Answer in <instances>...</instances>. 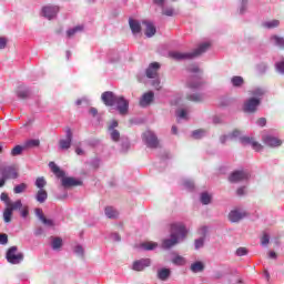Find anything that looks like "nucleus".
Segmentation results:
<instances>
[{
  "mask_svg": "<svg viewBox=\"0 0 284 284\" xmlns=\"http://www.w3.org/2000/svg\"><path fill=\"white\" fill-rule=\"evenodd\" d=\"M275 67L277 72H284V60L276 62Z\"/></svg>",
  "mask_w": 284,
  "mask_h": 284,
  "instance_id": "obj_59",
  "label": "nucleus"
},
{
  "mask_svg": "<svg viewBox=\"0 0 284 284\" xmlns=\"http://www.w3.org/2000/svg\"><path fill=\"white\" fill-rule=\"evenodd\" d=\"M12 212H19L21 207H23V202L21 200H17L16 202H9L8 206Z\"/></svg>",
  "mask_w": 284,
  "mask_h": 284,
  "instance_id": "obj_28",
  "label": "nucleus"
},
{
  "mask_svg": "<svg viewBox=\"0 0 284 284\" xmlns=\"http://www.w3.org/2000/svg\"><path fill=\"white\" fill-rule=\"evenodd\" d=\"M40 143L39 140H29L26 142V148H39Z\"/></svg>",
  "mask_w": 284,
  "mask_h": 284,
  "instance_id": "obj_45",
  "label": "nucleus"
},
{
  "mask_svg": "<svg viewBox=\"0 0 284 284\" xmlns=\"http://www.w3.org/2000/svg\"><path fill=\"white\" fill-rule=\"evenodd\" d=\"M193 139H201L202 136H205V130L199 129L192 132Z\"/></svg>",
  "mask_w": 284,
  "mask_h": 284,
  "instance_id": "obj_42",
  "label": "nucleus"
},
{
  "mask_svg": "<svg viewBox=\"0 0 284 284\" xmlns=\"http://www.w3.org/2000/svg\"><path fill=\"white\" fill-rule=\"evenodd\" d=\"M28 190V184L20 183L13 187L14 194H23Z\"/></svg>",
  "mask_w": 284,
  "mask_h": 284,
  "instance_id": "obj_35",
  "label": "nucleus"
},
{
  "mask_svg": "<svg viewBox=\"0 0 284 284\" xmlns=\"http://www.w3.org/2000/svg\"><path fill=\"white\" fill-rule=\"evenodd\" d=\"M62 187H77V185H81V181L74 178L60 176Z\"/></svg>",
  "mask_w": 284,
  "mask_h": 284,
  "instance_id": "obj_17",
  "label": "nucleus"
},
{
  "mask_svg": "<svg viewBox=\"0 0 284 284\" xmlns=\"http://www.w3.org/2000/svg\"><path fill=\"white\" fill-rule=\"evenodd\" d=\"M162 14L164 17H174V9L172 8H166L165 9V6L162 7Z\"/></svg>",
  "mask_w": 284,
  "mask_h": 284,
  "instance_id": "obj_43",
  "label": "nucleus"
},
{
  "mask_svg": "<svg viewBox=\"0 0 284 284\" xmlns=\"http://www.w3.org/2000/svg\"><path fill=\"white\" fill-rule=\"evenodd\" d=\"M57 14H59V6L48 4L42 7V17H45V19H49V21L54 19Z\"/></svg>",
  "mask_w": 284,
  "mask_h": 284,
  "instance_id": "obj_7",
  "label": "nucleus"
},
{
  "mask_svg": "<svg viewBox=\"0 0 284 284\" xmlns=\"http://www.w3.org/2000/svg\"><path fill=\"white\" fill-rule=\"evenodd\" d=\"M170 276H172V270L168 267H161L156 271V278L165 283V281H170Z\"/></svg>",
  "mask_w": 284,
  "mask_h": 284,
  "instance_id": "obj_16",
  "label": "nucleus"
},
{
  "mask_svg": "<svg viewBox=\"0 0 284 284\" xmlns=\"http://www.w3.org/2000/svg\"><path fill=\"white\" fill-rule=\"evenodd\" d=\"M60 150H70L72 148V129L65 130V139L59 141Z\"/></svg>",
  "mask_w": 284,
  "mask_h": 284,
  "instance_id": "obj_11",
  "label": "nucleus"
},
{
  "mask_svg": "<svg viewBox=\"0 0 284 284\" xmlns=\"http://www.w3.org/2000/svg\"><path fill=\"white\" fill-rule=\"evenodd\" d=\"M185 190H194V182L190 181V180H185L184 183H183Z\"/></svg>",
  "mask_w": 284,
  "mask_h": 284,
  "instance_id": "obj_54",
  "label": "nucleus"
},
{
  "mask_svg": "<svg viewBox=\"0 0 284 284\" xmlns=\"http://www.w3.org/2000/svg\"><path fill=\"white\" fill-rule=\"evenodd\" d=\"M36 216L41 221L45 217V215H43V210L41 209H36Z\"/></svg>",
  "mask_w": 284,
  "mask_h": 284,
  "instance_id": "obj_61",
  "label": "nucleus"
},
{
  "mask_svg": "<svg viewBox=\"0 0 284 284\" xmlns=\"http://www.w3.org/2000/svg\"><path fill=\"white\" fill-rule=\"evenodd\" d=\"M52 250H61L63 247V240L61 237H51Z\"/></svg>",
  "mask_w": 284,
  "mask_h": 284,
  "instance_id": "obj_29",
  "label": "nucleus"
},
{
  "mask_svg": "<svg viewBox=\"0 0 284 284\" xmlns=\"http://www.w3.org/2000/svg\"><path fill=\"white\" fill-rule=\"evenodd\" d=\"M77 32H83V26H77L73 29H69L67 31L68 39H72V37H74V34H77Z\"/></svg>",
  "mask_w": 284,
  "mask_h": 284,
  "instance_id": "obj_32",
  "label": "nucleus"
},
{
  "mask_svg": "<svg viewBox=\"0 0 284 284\" xmlns=\"http://www.w3.org/2000/svg\"><path fill=\"white\" fill-rule=\"evenodd\" d=\"M200 234L205 239V235L207 234V226H202L200 229Z\"/></svg>",
  "mask_w": 284,
  "mask_h": 284,
  "instance_id": "obj_63",
  "label": "nucleus"
},
{
  "mask_svg": "<svg viewBox=\"0 0 284 284\" xmlns=\"http://www.w3.org/2000/svg\"><path fill=\"white\" fill-rule=\"evenodd\" d=\"M23 150H26V146L16 145V146L11 150V156H19V155L23 154Z\"/></svg>",
  "mask_w": 284,
  "mask_h": 284,
  "instance_id": "obj_38",
  "label": "nucleus"
},
{
  "mask_svg": "<svg viewBox=\"0 0 284 284\" xmlns=\"http://www.w3.org/2000/svg\"><path fill=\"white\" fill-rule=\"evenodd\" d=\"M232 83L235 88H240V85H243V78L241 77H233Z\"/></svg>",
  "mask_w": 284,
  "mask_h": 284,
  "instance_id": "obj_47",
  "label": "nucleus"
},
{
  "mask_svg": "<svg viewBox=\"0 0 284 284\" xmlns=\"http://www.w3.org/2000/svg\"><path fill=\"white\" fill-rule=\"evenodd\" d=\"M12 214L13 212L7 206L2 213L4 223H12Z\"/></svg>",
  "mask_w": 284,
  "mask_h": 284,
  "instance_id": "obj_31",
  "label": "nucleus"
},
{
  "mask_svg": "<svg viewBox=\"0 0 284 284\" xmlns=\"http://www.w3.org/2000/svg\"><path fill=\"white\" fill-rule=\"evenodd\" d=\"M190 270H191V272H193V274H199L201 272H204L205 263H203L201 261L194 262L193 264H191Z\"/></svg>",
  "mask_w": 284,
  "mask_h": 284,
  "instance_id": "obj_22",
  "label": "nucleus"
},
{
  "mask_svg": "<svg viewBox=\"0 0 284 284\" xmlns=\"http://www.w3.org/2000/svg\"><path fill=\"white\" fill-rule=\"evenodd\" d=\"M203 245H205V237H200V239L195 240V242H194L195 250H201V247H203Z\"/></svg>",
  "mask_w": 284,
  "mask_h": 284,
  "instance_id": "obj_44",
  "label": "nucleus"
},
{
  "mask_svg": "<svg viewBox=\"0 0 284 284\" xmlns=\"http://www.w3.org/2000/svg\"><path fill=\"white\" fill-rule=\"evenodd\" d=\"M19 213L22 219H28V216L30 215V207H28V205H22Z\"/></svg>",
  "mask_w": 284,
  "mask_h": 284,
  "instance_id": "obj_41",
  "label": "nucleus"
},
{
  "mask_svg": "<svg viewBox=\"0 0 284 284\" xmlns=\"http://www.w3.org/2000/svg\"><path fill=\"white\" fill-rule=\"evenodd\" d=\"M153 101H154V92L149 91L141 97L140 106L148 108V105H151Z\"/></svg>",
  "mask_w": 284,
  "mask_h": 284,
  "instance_id": "obj_18",
  "label": "nucleus"
},
{
  "mask_svg": "<svg viewBox=\"0 0 284 284\" xmlns=\"http://www.w3.org/2000/svg\"><path fill=\"white\" fill-rule=\"evenodd\" d=\"M241 131L234 130L232 133L229 134L230 141H234V139H241Z\"/></svg>",
  "mask_w": 284,
  "mask_h": 284,
  "instance_id": "obj_50",
  "label": "nucleus"
},
{
  "mask_svg": "<svg viewBox=\"0 0 284 284\" xmlns=\"http://www.w3.org/2000/svg\"><path fill=\"white\" fill-rule=\"evenodd\" d=\"M14 179H19V169L17 166L9 165L0 169V187H3L7 181Z\"/></svg>",
  "mask_w": 284,
  "mask_h": 284,
  "instance_id": "obj_3",
  "label": "nucleus"
},
{
  "mask_svg": "<svg viewBox=\"0 0 284 284\" xmlns=\"http://www.w3.org/2000/svg\"><path fill=\"white\" fill-rule=\"evenodd\" d=\"M142 141L145 143L146 148H150L151 150H156V148H161L159 138L152 131L144 132L142 134Z\"/></svg>",
  "mask_w": 284,
  "mask_h": 284,
  "instance_id": "obj_5",
  "label": "nucleus"
},
{
  "mask_svg": "<svg viewBox=\"0 0 284 284\" xmlns=\"http://www.w3.org/2000/svg\"><path fill=\"white\" fill-rule=\"evenodd\" d=\"M50 170L60 179V176H65V172L61 171V169L54 162L49 163Z\"/></svg>",
  "mask_w": 284,
  "mask_h": 284,
  "instance_id": "obj_27",
  "label": "nucleus"
},
{
  "mask_svg": "<svg viewBox=\"0 0 284 284\" xmlns=\"http://www.w3.org/2000/svg\"><path fill=\"white\" fill-rule=\"evenodd\" d=\"M6 258L11 265H19L20 263H23L24 255L19 252V247L11 246L6 253Z\"/></svg>",
  "mask_w": 284,
  "mask_h": 284,
  "instance_id": "obj_4",
  "label": "nucleus"
},
{
  "mask_svg": "<svg viewBox=\"0 0 284 284\" xmlns=\"http://www.w3.org/2000/svg\"><path fill=\"white\" fill-rule=\"evenodd\" d=\"M200 201L203 205H210V203H212V196L210 195V193L204 192L201 194Z\"/></svg>",
  "mask_w": 284,
  "mask_h": 284,
  "instance_id": "obj_33",
  "label": "nucleus"
},
{
  "mask_svg": "<svg viewBox=\"0 0 284 284\" xmlns=\"http://www.w3.org/2000/svg\"><path fill=\"white\" fill-rule=\"evenodd\" d=\"M115 103H116V110L119 114H121L122 116H125V114H128V110H130V102H128V100H125V98L123 97H118V100H115Z\"/></svg>",
  "mask_w": 284,
  "mask_h": 284,
  "instance_id": "obj_9",
  "label": "nucleus"
},
{
  "mask_svg": "<svg viewBox=\"0 0 284 284\" xmlns=\"http://www.w3.org/2000/svg\"><path fill=\"white\" fill-rule=\"evenodd\" d=\"M261 105V99L251 98L244 103V112L253 113Z\"/></svg>",
  "mask_w": 284,
  "mask_h": 284,
  "instance_id": "obj_12",
  "label": "nucleus"
},
{
  "mask_svg": "<svg viewBox=\"0 0 284 284\" xmlns=\"http://www.w3.org/2000/svg\"><path fill=\"white\" fill-rule=\"evenodd\" d=\"M263 26H264V28L272 30V28H278V26H281V21L271 20V21L264 22Z\"/></svg>",
  "mask_w": 284,
  "mask_h": 284,
  "instance_id": "obj_37",
  "label": "nucleus"
},
{
  "mask_svg": "<svg viewBox=\"0 0 284 284\" xmlns=\"http://www.w3.org/2000/svg\"><path fill=\"white\" fill-rule=\"evenodd\" d=\"M251 94L253 97H263L265 94V90L264 89H254L253 91H251Z\"/></svg>",
  "mask_w": 284,
  "mask_h": 284,
  "instance_id": "obj_52",
  "label": "nucleus"
},
{
  "mask_svg": "<svg viewBox=\"0 0 284 284\" xmlns=\"http://www.w3.org/2000/svg\"><path fill=\"white\" fill-rule=\"evenodd\" d=\"M247 179H250L247 171H235L230 175L229 181L231 183H241V181H247Z\"/></svg>",
  "mask_w": 284,
  "mask_h": 284,
  "instance_id": "obj_10",
  "label": "nucleus"
},
{
  "mask_svg": "<svg viewBox=\"0 0 284 284\" xmlns=\"http://www.w3.org/2000/svg\"><path fill=\"white\" fill-rule=\"evenodd\" d=\"M186 235L187 230L185 229V225L181 223L172 224L170 237L162 240V250H172V247H174V245H179V243H181Z\"/></svg>",
  "mask_w": 284,
  "mask_h": 284,
  "instance_id": "obj_1",
  "label": "nucleus"
},
{
  "mask_svg": "<svg viewBox=\"0 0 284 284\" xmlns=\"http://www.w3.org/2000/svg\"><path fill=\"white\" fill-rule=\"evenodd\" d=\"M111 139L115 142L121 139V133H119V130H111Z\"/></svg>",
  "mask_w": 284,
  "mask_h": 284,
  "instance_id": "obj_53",
  "label": "nucleus"
},
{
  "mask_svg": "<svg viewBox=\"0 0 284 284\" xmlns=\"http://www.w3.org/2000/svg\"><path fill=\"white\" fill-rule=\"evenodd\" d=\"M263 142L265 143V145H268V148H278L283 143L281 140L272 135H264Z\"/></svg>",
  "mask_w": 284,
  "mask_h": 284,
  "instance_id": "obj_19",
  "label": "nucleus"
},
{
  "mask_svg": "<svg viewBox=\"0 0 284 284\" xmlns=\"http://www.w3.org/2000/svg\"><path fill=\"white\" fill-rule=\"evenodd\" d=\"M247 214L244 211L241 210H233L229 213V221L231 223H239L240 221H243Z\"/></svg>",
  "mask_w": 284,
  "mask_h": 284,
  "instance_id": "obj_15",
  "label": "nucleus"
},
{
  "mask_svg": "<svg viewBox=\"0 0 284 284\" xmlns=\"http://www.w3.org/2000/svg\"><path fill=\"white\" fill-rule=\"evenodd\" d=\"M139 81L141 83H151L153 88L161 90V87H159L161 81H159V73L156 72H145L143 73V78L139 79Z\"/></svg>",
  "mask_w": 284,
  "mask_h": 284,
  "instance_id": "obj_6",
  "label": "nucleus"
},
{
  "mask_svg": "<svg viewBox=\"0 0 284 284\" xmlns=\"http://www.w3.org/2000/svg\"><path fill=\"white\" fill-rule=\"evenodd\" d=\"M36 200L38 203H45L48 201V191L44 189H39V191L36 194Z\"/></svg>",
  "mask_w": 284,
  "mask_h": 284,
  "instance_id": "obj_26",
  "label": "nucleus"
},
{
  "mask_svg": "<svg viewBox=\"0 0 284 284\" xmlns=\"http://www.w3.org/2000/svg\"><path fill=\"white\" fill-rule=\"evenodd\" d=\"M129 26L133 34L141 32V23L132 18L129 19Z\"/></svg>",
  "mask_w": 284,
  "mask_h": 284,
  "instance_id": "obj_24",
  "label": "nucleus"
},
{
  "mask_svg": "<svg viewBox=\"0 0 284 284\" xmlns=\"http://www.w3.org/2000/svg\"><path fill=\"white\" fill-rule=\"evenodd\" d=\"M256 124L260 125V128H265V125H267V120L265 118H260L256 121Z\"/></svg>",
  "mask_w": 284,
  "mask_h": 284,
  "instance_id": "obj_58",
  "label": "nucleus"
},
{
  "mask_svg": "<svg viewBox=\"0 0 284 284\" xmlns=\"http://www.w3.org/2000/svg\"><path fill=\"white\" fill-rule=\"evenodd\" d=\"M0 200L6 204L7 207L11 203L10 196H8V193H6V192L1 193Z\"/></svg>",
  "mask_w": 284,
  "mask_h": 284,
  "instance_id": "obj_49",
  "label": "nucleus"
},
{
  "mask_svg": "<svg viewBox=\"0 0 284 284\" xmlns=\"http://www.w3.org/2000/svg\"><path fill=\"white\" fill-rule=\"evenodd\" d=\"M272 41H274V44L277 45V48H281V50H284V38L278 36H273Z\"/></svg>",
  "mask_w": 284,
  "mask_h": 284,
  "instance_id": "obj_34",
  "label": "nucleus"
},
{
  "mask_svg": "<svg viewBox=\"0 0 284 284\" xmlns=\"http://www.w3.org/2000/svg\"><path fill=\"white\" fill-rule=\"evenodd\" d=\"M186 85L191 90H196L201 88V85H203V81H201V78H199V75H193L187 80Z\"/></svg>",
  "mask_w": 284,
  "mask_h": 284,
  "instance_id": "obj_21",
  "label": "nucleus"
},
{
  "mask_svg": "<svg viewBox=\"0 0 284 284\" xmlns=\"http://www.w3.org/2000/svg\"><path fill=\"white\" fill-rule=\"evenodd\" d=\"M245 255H247V248H245V247H239V248L236 250V256H245Z\"/></svg>",
  "mask_w": 284,
  "mask_h": 284,
  "instance_id": "obj_55",
  "label": "nucleus"
},
{
  "mask_svg": "<svg viewBox=\"0 0 284 284\" xmlns=\"http://www.w3.org/2000/svg\"><path fill=\"white\" fill-rule=\"evenodd\" d=\"M74 252L78 254V256H83V254H84L83 246H81V245L75 246Z\"/></svg>",
  "mask_w": 284,
  "mask_h": 284,
  "instance_id": "obj_60",
  "label": "nucleus"
},
{
  "mask_svg": "<svg viewBox=\"0 0 284 284\" xmlns=\"http://www.w3.org/2000/svg\"><path fill=\"white\" fill-rule=\"evenodd\" d=\"M141 247L142 250L150 252L152 250H156L159 247V244L156 242H144L141 244Z\"/></svg>",
  "mask_w": 284,
  "mask_h": 284,
  "instance_id": "obj_30",
  "label": "nucleus"
},
{
  "mask_svg": "<svg viewBox=\"0 0 284 284\" xmlns=\"http://www.w3.org/2000/svg\"><path fill=\"white\" fill-rule=\"evenodd\" d=\"M261 245H263L264 247L266 245H270V235L267 233H264L262 239H261Z\"/></svg>",
  "mask_w": 284,
  "mask_h": 284,
  "instance_id": "obj_51",
  "label": "nucleus"
},
{
  "mask_svg": "<svg viewBox=\"0 0 284 284\" xmlns=\"http://www.w3.org/2000/svg\"><path fill=\"white\" fill-rule=\"evenodd\" d=\"M237 196H243L245 194V186H241L236 191Z\"/></svg>",
  "mask_w": 284,
  "mask_h": 284,
  "instance_id": "obj_64",
  "label": "nucleus"
},
{
  "mask_svg": "<svg viewBox=\"0 0 284 284\" xmlns=\"http://www.w3.org/2000/svg\"><path fill=\"white\" fill-rule=\"evenodd\" d=\"M0 245H8V234H0Z\"/></svg>",
  "mask_w": 284,
  "mask_h": 284,
  "instance_id": "obj_57",
  "label": "nucleus"
},
{
  "mask_svg": "<svg viewBox=\"0 0 284 284\" xmlns=\"http://www.w3.org/2000/svg\"><path fill=\"white\" fill-rule=\"evenodd\" d=\"M240 143H242V145H252L253 150L256 152H261V150H263V145H261V143L248 136L240 138Z\"/></svg>",
  "mask_w": 284,
  "mask_h": 284,
  "instance_id": "obj_14",
  "label": "nucleus"
},
{
  "mask_svg": "<svg viewBox=\"0 0 284 284\" xmlns=\"http://www.w3.org/2000/svg\"><path fill=\"white\" fill-rule=\"evenodd\" d=\"M210 50V43L204 42L197 47L193 52H181V51H170L169 59L172 61H190L195 59V57H201V54Z\"/></svg>",
  "mask_w": 284,
  "mask_h": 284,
  "instance_id": "obj_2",
  "label": "nucleus"
},
{
  "mask_svg": "<svg viewBox=\"0 0 284 284\" xmlns=\"http://www.w3.org/2000/svg\"><path fill=\"white\" fill-rule=\"evenodd\" d=\"M104 214L106 219H119V211L114 206H106L104 209Z\"/></svg>",
  "mask_w": 284,
  "mask_h": 284,
  "instance_id": "obj_23",
  "label": "nucleus"
},
{
  "mask_svg": "<svg viewBox=\"0 0 284 284\" xmlns=\"http://www.w3.org/2000/svg\"><path fill=\"white\" fill-rule=\"evenodd\" d=\"M150 265H152V260L141 258L133 262L132 270H134V272H143V270H145V267H150Z\"/></svg>",
  "mask_w": 284,
  "mask_h": 284,
  "instance_id": "obj_13",
  "label": "nucleus"
},
{
  "mask_svg": "<svg viewBox=\"0 0 284 284\" xmlns=\"http://www.w3.org/2000/svg\"><path fill=\"white\" fill-rule=\"evenodd\" d=\"M8 45V40L0 37V50H3Z\"/></svg>",
  "mask_w": 284,
  "mask_h": 284,
  "instance_id": "obj_62",
  "label": "nucleus"
},
{
  "mask_svg": "<svg viewBox=\"0 0 284 284\" xmlns=\"http://www.w3.org/2000/svg\"><path fill=\"white\" fill-rule=\"evenodd\" d=\"M40 221L43 223V225H47L48 227H54V221H52V220H48L44 217Z\"/></svg>",
  "mask_w": 284,
  "mask_h": 284,
  "instance_id": "obj_56",
  "label": "nucleus"
},
{
  "mask_svg": "<svg viewBox=\"0 0 284 284\" xmlns=\"http://www.w3.org/2000/svg\"><path fill=\"white\" fill-rule=\"evenodd\" d=\"M101 99L104 105H106L108 108H112L116 104V100L119 99V97H116V94H114V92L112 91H105L102 93Z\"/></svg>",
  "mask_w": 284,
  "mask_h": 284,
  "instance_id": "obj_8",
  "label": "nucleus"
},
{
  "mask_svg": "<svg viewBox=\"0 0 284 284\" xmlns=\"http://www.w3.org/2000/svg\"><path fill=\"white\" fill-rule=\"evenodd\" d=\"M44 185H47L45 179L38 178L36 180V186H38L39 190H43Z\"/></svg>",
  "mask_w": 284,
  "mask_h": 284,
  "instance_id": "obj_46",
  "label": "nucleus"
},
{
  "mask_svg": "<svg viewBox=\"0 0 284 284\" xmlns=\"http://www.w3.org/2000/svg\"><path fill=\"white\" fill-rule=\"evenodd\" d=\"M176 116L179 120L181 119L187 120V111H185V109H180L176 111Z\"/></svg>",
  "mask_w": 284,
  "mask_h": 284,
  "instance_id": "obj_48",
  "label": "nucleus"
},
{
  "mask_svg": "<svg viewBox=\"0 0 284 284\" xmlns=\"http://www.w3.org/2000/svg\"><path fill=\"white\" fill-rule=\"evenodd\" d=\"M187 101H193V103H201V101L205 100V95L203 93H192L186 95Z\"/></svg>",
  "mask_w": 284,
  "mask_h": 284,
  "instance_id": "obj_25",
  "label": "nucleus"
},
{
  "mask_svg": "<svg viewBox=\"0 0 284 284\" xmlns=\"http://www.w3.org/2000/svg\"><path fill=\"white\" fill-rule=\"evenodd\" d=\"M159 70H161V64L159 62H152L146 69V72H159Z\"/></svg>",
  "mask_w": 284,
  "mask_h": 284,
  "instance_id": "obj_40",
  "label": "nucleus"
},
{
  "mask_svg": "<svg viewBox=\"0 0 284 284\" xmlns=\"http://www.w3.org/2000/svg\"><path fill=\"white\" fill-rule=\"evenodd\" d=\"M142 24L145 26L144 34L145 37H148V39H151V37H154L156 34V27L154 26V23L150 21H143Z\"/></svg>",
  "mask_w": 284,
  "mask_h": 284,
  "instance_id": "obj_20",
  "label": "nucleus"
},
{
  "mask_svg": "<svg viewBox=\"0 0 284 284\" xmlns=\"http://www.w3.org/2000/svg\"><path fill=\"white\" fill-rule=\"evenodd\" d=\"M172 263L174 265H185L186 261H185V257L181 255H176L175 257L172 258Z\"/></svg>",
  "mask_w": 284,
  "mask_h": 284,
  "instance_id": "obj_39",
  "label": "nucleus"
},
{
  "mask_svg": "<svg viewBox=\"0 0 284 284\" xmlns=\"http://www.w3.org/2000/svg\"><path fill=\"white\" fill-rule=\"evenodd\" d=\"M17 94L19 99H28L30 97V90L20 87Z\"/></svg>",
  "mask_w": 284,
  "mask_h": 284,
  "instance_id": "obj_36",
  "label": "nucleus"
}]
</instances>
